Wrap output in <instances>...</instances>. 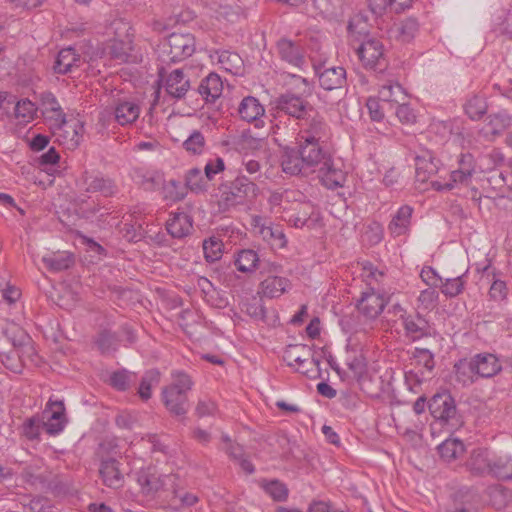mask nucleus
I'll list each match as a JSON object with an SVG mask.
<instances>
[{
	"instance_id": "2f4dec72",
	"label": "nucleus",
	"mask_w": 512,
	"mask_h": 512,
	"mask_svg": "<svg viewBox=\"0 0 512 512\" xmlns=\"http://www.w3.org/2000/svg\"><path fill=\"white\" fill-rule=\"evenodd\" d=\"M79 56L71 47L62 49L54 62L53 70L56 74H67L72 71L74 66H77Z\"/></svg>"
},
{
	"instance_id": "8fccbe9b",
	"label": "nucleus",
	"mask_w": 512,
	"mask_h": 512,
	"mask_svg": "<svg viewBox=\"0 0 512 512\" xmlns=\"http://www.w3.org/2000/svg\"><path fill=\"white\" fill-rule=\"evenodd\" d=\"M223 243L222 241L212 236L203 241V252L207 262L213 263L219 260L223 254Z\"/></svg>"
},
{
	"instance_id": "4468645a",
	"label": "nucleus",
	"mask_w": 512,
	"mask_h": 512,
	"mask_svg": "<svg viewBox=\"0 0 512 512\" xmlns=\"http://www.w3.org/2000/svg\"><path fill=\"white\" fill-rule=\"evenodd\" d=\"M132 180L145 191H156L164 185L162 172L144 167H135L131 173Z\"/></svg>"
},
{
	"instance_id": "338daca9",
	"label": "nucleus",
	"mask_w": 512,
	"mask_h": 512,
	"mask_svg": "<svg viewBox=\"0 0 512 512\" xmlns=\"http://www.w3.org/2000/svg\"><path fill=\"white\" fill-rule=\"evenodd\" d=\"M225 169V164L222 158L218 157L214 161H210L205 165L204 172L205 178L210 181L216 174Z\"/></svg>"
},
{
	"instance_id": "603ef678",
	"label": "nucleus",
	"mask_w": 512,
	"mask_h": 512,
	"mask_svg": "<svg viewBox=\"0 0 512 512\" xmlns=\"http://www.w3.org/2000/svg\"><path fill=\"white\" fill-rule=\"evenodd\" d=\"M207 179L204 178L199 168H191L185 175L186 188L192 192H202L206 190Z\"/></svg>"
},
{
	"instance_id": "4be33fe9",
	"label": "nucleus",
	"mask_w": 512,
	"mask_h": 512,
	"mask_svg": "<svg viewBox=\"0 0 512 512\" xmlns=\"http://www.w3.org/2000/svg\"><path fill=\"white\" fill-rule=\"evenodd\" d=\"M413 208L409 205L401 206L392 217L388 230L394 237L405 235L409 232Z\"/></svg>"
},
{
	"instance_id": "473e14b6",
	"label": "nucleus",
	"mask_w": 512,
	"mask_h": 512,
	"mask_svg": "<svg viewBox=\"0 0 512 512\" xmlns=\"http://www.w3.org/2000/svg\"><path fill=\"white\" fill-rule=\"evenodd\" d=\"M51 408L56 407L55 410H52L50 417L46 422L43 423L45 431L49 435H56L60 433L65 426L64 422V405L62 402H52L50 403Z\"/></svg>"
},
{
	"instance_id": "3c124183",
	"label": "nucleus",
	"mask_w": 512,
	"mask_h": 512,
	"mask_svg": "<svg viewBox=\"0 0 512 512\" xmlns=\"http://www.w3.org/2000/svg\"><path fill=\"white\" fill-rule=\"evenodd\" d=\"M241 311L258 320H264L266 316V309L262 299L255 296L246 299L242 303Z\"/></svg>"
},
{
	"instance_id": "e2e57ef3",
	"label": "nucleus",
	"mask_w": 512,
	"mask_h": 512,
	"mask_svg": "<svg viewBox=\"0 0 512 512\" xmlns=\"http://www.w3.org/2000/svg\"><path fill=\"white\" fill-rule=\"evenodd\" d=\"M395 114L399 121L404 124H412L415 122L416 116L413 109L407 104H397Z\"/></svg>"
},
{
	"instance_id": "c756f323",
	"label": "nucleus",
	"mask_w": 512,
	"mask_h": 512,
	"mask_svg": "<svg viewBox=\"0 0 512 512\" xmlns=\"http://www.w3.org/2000/svg\"><path fill=\"white\" fill-rule=\"evenodd\" d=\"M290 281L287 278L276 275L268 276L260 284L261 291L264 296L269 298H277L287 291Z\"/></svg>"
},
{
	"instance_id": "ddd939ff",
	"label": "nucleus",
	"mask_w": 512,
	"mask_h": 512,
	"mask_svg": "<svg viewBox=\"0 0 512 512\" xmlns=\"http://www.w3.org/2000/svg\"><path fill=\"white\" fill-rule=\"evenodd\" d=\"M120 462L115 458L103 459L99 467V475L103 484L112 489L124 486V474Z\"/></svg>"
},
{
	"instance_id": "f704fd0d",
	"label": "nucleus",
	"mask_w": 512,
	"mask_h": 512,
	"mask_svg": "<svg viewBox=\"0 0 512 512\" xmlns=\"http://www.w3.org/2000/svg\"><path fill=\"white\" fill-rule=\"evenodd\" d=\"M133 50V40L127 34L124 39H113L109 46V54L115 60L128 62Z\"/></svg>"
},
{
	"instance_id": "c03bdc74",
	"label": "nucleus",
	"mask_w": 512,
	"mask_h": 512,
	"mask_svg": "<svg viewBox=\"0 0 512 512\" xmlns=\"http://www.w3.org/2000/svg\"><path fill=\"white\" fill-rule=\"evenodd\" d=\"M42 262L52 272H60L68 269L74 262L71 255L52 254L42 258Z\"/></svg>"
},
{
	"instance_id": "a211bd4d",
	"label": "nucleus",
	"mask_w": 512,
	"mask_h": 512,
	"mask_svg": "<svg viewBox=\"0 0 512 512\" xmlns=\"http://www.w3.org/2000/svg\"><path fill=\"white\" fill-rule=\"evenodd\" d=\"M110 114L119 125H130L138 119L140 107L133 101L118 100L111 109Z\"/></svg>"
},
{
	"instance_id": "393cba45",
	"label": "nucleus",
	"mask_w": 512,
	"mask_h": 512,
	"mask_svg": "<svg viewBox=\"0 0 512 512\" xmlns=\"http://www.w3.org/2000/svg\"><path fill=\"white\" fill-rule=\"evenodd\" d=\"M222 90L223 82L220 76L216 73H210L201 80L197 91L206 102H214L220 97Z\"/></svg>"
},
{
	"instance_id": "a19ab883",
	"label": "nucleus",
	"mask_w": 512,
	"mask_h": 512,
	"mask_svg": "<svg viewBox=\"0 0 512 512\" xmlns=\"http://www.w3.org/2000/svg\"><path fill=\"white\" fill-rule=\"evenodd\" d=\"M119 341L120 340L115 332H112L108 329H103L98 333L95 339V344L97 345L101 354L110 355L117 350Z\"/></svg>"
},
{
	"instance_id": "a18cd8bd",
	"label": "nucleus",
	"mask_w": 512,
	"mask_h": 512,
	"mask_svg": "<svg viewBox=\"0 0 512 512\" xmlns=\"http://www.w3.org/2000/svg\"><path fill=\"white\" fill-rule=\"evenodd\" d=\"M379 95L384 104L391 106L392 103L398 104L399 99L405 97L402 86L399 83L392 82L382 85Z\"/></svg>"
},
{
	"instance_id": "dca6fc26",
	"label": "nucleus",
	"mask_w": 512,
	"mask_h": 512,
	"mask_svg": "<svg viewBox=\"0 0 512 512\" xmlns=\"http://www.w3.org/2000/svg\"><path fill=\"white\" fill-rule=\"evenodd\" d=\"M42 113L50 119H54L59 127H68L66 115L63 112L56 96L50 92L45 91L39 95Z\"/></svg>"
},
{
	"instance_id": "c9c22d12",
	"label": "nucleus",
	"mask_w": 512,
	"mask_h": 512,
	"mask_svg": "<svg viewBox=\"0 0 512 512\" xmlns=\"http://www.w3.org/2000/svg\"><path fill=\"white\" fill-rule=\"evenodd\" d=\"M419 30V23L416 18L408 17L398 24H395L393 32L396 39L403 43H409L414 39Z\"/></svg>"
},
{
	"instance_id": "e433bc0d",
	"label": "nucleus",
	"mask_w": 512,
	"mask_h": 512,
	"mask_svg": "<svg viewBox=\"0 0 512 512\" xmlns=\"http://www.w3.org/2000/svg\"><path fill=\"white\" fill-rule=\"evenodd\" d=\"M490 467L489 475L502 480L512 479V457L492 456Z\"/></svg>"
},
{
	"instance_id": "c85d7f7f",
	"label": "nucleus",
	"mask_w": 512,
	"mask_h": 512,
	"mask_svg": "<svg viewBox=\"0 0 512 512\" xmlns=\"http://www.w3.org/2000/svg\"><path fill=\"white\" fill-rule=\"evenodd\" d=\"M459 168L451 172L453 183L468 184L475 172L474 157L470 153L461 154L458 160Z\"/></svg>"
},
{
	"instance_id": "4c0bfd02",
	"label": "nucleus",
	"mask_w": 512,
	"mask_h": 512,
	"mask_svg": "<svg viewBox=\"0 0 512 512\" xmlns=\"http://www.w3.org/2000/svg\"><path fill=\"white\" fill-rule=\"evenodd\" d=\"M310 355V349L303 344L288 345L283 353V359L288 366L293 367L295 364L303 365Z\"/></svg>"
},
{
	"instance_id": "13d9d810",
	"label": "nucleus",
	"mask_w": 512,
	"mask_h": 512,
	"mask_svg": "<svg viewBox=\"0 0 512 512\" xmlns=\"http://www.w3.org/2000/svg\"><path fill=\"white\" fill-rule=\"evenodd\" d=\"M263 488L275 501H285L288 497L287 486L278 480H272L266 483L263 485Z\"/></svg>"
},
{
	"instance_id": "7ed1b4c3",
	"label": "nucleus",
	"mask_w": 512,
	"mask_h": 512,
	"mask_svg": "<svg viewBox=\"0 0 512 512\" xmlns=\"http://www.w3.org/2000/svg\"><path fill=\"white\" fill-rule=\"evenodd\" d=\"M219 205L224 209L243 204L248 197H255L258 186L245 175L237 176L233 181L227 182L219 188Z\"/></svg>"
},
{
	"instance_id": "f3484780",
	"label": "nucleus",
	"mask_w": 512,
	"mask_h": 512,
	"mask_svg": "<svg viewBox=\"0 0 512 512\" xmlns=\"http://www.w3.org/2000/svg\"><path fill=\"white\" fill-rule=\"evenodd\" d=\"M169 475H160L151 470H141L137 475V482L141 488V493L146 496H152L161 490L167 480H170Z\"/></svg>"
},
{
	"instance_id": "2eb2a0df",
	"label": "nucleus",
	"mask_w": 512,
	"mask_h": 512,
	"mask_svg": "<svg viewBox=\"0 0 512 512\" xmlns=\"http://www.w3.org/2000/svg\"><path fill=\"white\" fill-rule=\"evenodd\" d=\"M166 230L173 238H184L193 230V218L183 211L172 212L166 222Z\"/></svg>"
},
{
	"instance_id": "bb28decb",
	"label": "nucleus",
	"mask_w": 512,
	"mask_h": 512,
	"mask_svg": "<svg viewBox=\"0 0 512 512\" xmlns=\"http://www.w3.org/2000/svg\"><path fill=\"white\" fill-rule=\"evenodd\" d=\"M438 171V165L435 158L429 152L415 157V176L417 181L426 182Z\"/></svg>"
},
{
	"instance_id": "58836bf2",
	"label": "nucleus",
	"mask_w": 512,
	"mask_h": 512,
	"mask_svg": "<svg viewBox=\"0 0 512 512\" xmlns=\"http://www.w3.org/2000/svg\"><path fill=\"white\" fill-rule=\"evenodd\" d=\"M487 119V127L494 136L502 134L506 129L512 126V117L505 110L490 114Z\"/></svg>"
},
{
	"instance_id": "9d476101",
	"label": "nucleus",
	"mask_w": 512,
	"mask_h": 512,
	"mask_svg": "<svg viewBox=\"0 0 512 512\" xmlns=\"http://www.w3.org/2000/svg\"><path fill=\"white\" fill-rule=\"evenodd\" d=\"M299 133V139L325 142L329 136V126L317 112H309Z\"/></svg>"
},
{
	"instance_id": "f257e3e1",
	"label": "nucleus",
	"mask_w": 512,
	"mask_h": 512,
	"mask_svg": "<svg viewBox=\"0 0 512 512\" xmlns=\"http://www.w3.org/2000/svg\"><path fill=\"white\" fill-rule=\"evenodd\" d=\"M171 379V384L162 389V399L170 413L183 416L188 411V392L194 382L189 374L181 370H173Z\"/></svg>"
},
{
	"instance_id": "6ab92c4d",
	"label": "nucleus",
	"mask_w": 512,
	"mask_h": 512,
	"mask_svg": "<svg viewBox=\"0 0 512 512\" xmlns=\"http://www.w3.org/2000/svg\"><path fill=\"white\" fill-rule=\"evenodd\" d=\"M472 358L476 373L481 378H491L502 370L499 359L495 354L487 352L478 353Z\"/></svg>"
},
{
	"instance_id": "20e7f679",
	"label": "nucleus",
	"mask_w": 512,
	"mask_h": 512,
	"mask_svg": "<svg viewBox=\"0 0 512 512\" xmlns=\"http://www.w3.org/2000/svg\"><path fill=\"white\" fill-rule=\"evenodd\" d=\"M428 409L431 416L440 424L455 427L461 423L455 399L447 391L433 395L428 401Z\"/></svg>"
},
{
	"instance_id": "69168bd1",
	"label": "nucleus",
	"mask_w": 512,
	"mask_h": 512,
	"mask_svg": "<svg viewBox=\"0 0 512 512\" xmlns=\"http://www.w3.org/2000/svg\"><path fill=\"white\" fill-rule=\"evenodd\" d=\"M424 378V372H421L419 374L414 370H407L404 373L405 384L407 385L408 389L412 392H415V388L421 385Z\"/></svg>"
},
{
	"instance_id": "f8f14e48",
	"label": "nucleus",
	"mask_w": 512,
	"mask_h": 512,
	"mask_svg": "<svg viewBox=\"0 0 512 512\" xmlns=\"http://www.w3.org/2000/svg\"><path fill=\"white\" fill-rule=\"evenodd\" d=\"M280 58L291 66L301 69L305 63V51L299 42L281 38L277 42Z\"/></svg>"
},
{
	"instance_id": "7c9ffc66",
	"label": "nucleus",
	"mask_w": 512,
	"mask_h": 512,
	"mask_svg": "<svg viewBox=\"0 0 512 512\" xmlns=\"http://www.w3.org/2000/svg\"><path fill=\"white\" fill-rule=\"evenodd\" d=\"M454 372L456 380L464 386L473 384L479 378L472 357L470 359H460L455 363Z\"/></svg>"
},
{
	"instance_id": "a878e982",
	"label": "nucleus",
	"mask_w": 512,
	"mask_h": 512,
	"mask_svg": "<svg viewBox=\"0 0 512 512\" xmlns=\"http://www.w3.org/2000/svg\"><path fill=\"white\" fill-rule=\"evenodd\" d=\"M238 113L242 120L247 122L257 121L264 115L265 109L259 100L253 96L242 99L238 107Z\"/></svg>"
},
{
	"instance_id": "cd10ccee",
	"label": "nucleus",
	"mask_w": 512,
	"mask_h": 512,
	"mask_svg": "<svg viewBox=\"0 0 512 512\" xmlns=\"http://www.w3.org/2000/svg\"><path fill=\"white\" fill-rule=\"evenodd\" d=\"M403 326L406 336L411 341H416L429 335L428 323L420 315L405 317L403 319Z\"/></svg>"
},
{
	"instance_id": "864d4df0",
	"label": "nucleus",
	"mask_w": 512,
	"mask_h": 512,
	"mask_svg": "<svg viewBox=\"0 0 512 512\" xmlns=\"http://www.w3.org/2000/svg\"><path fill=\"white\" fill-rule=\"evenodd\" d=\"M37 108L35 104L29 99L19 100L14 109V114L21 122L28 123L32 121L36 115Z\"/></svg>"
},
{
	"instance_id": "09e8293b",
	"label": "nucleus",
	"mask_w": 512,
	"mask_h": 512,
	"mask_svg": "<svg viewBox=\"0 0 512 512\" xmlns=\"http://www.w3.org/2000/svg\"><path fill=\"white\" fill-rule=\"evenodd\" d=\"M487 103L483 97L474 95L464 106L465 112L471 120H479L487 112Z\"/></svg>"
},
{
	"instance_id": "ea45409f",
	"label": "nucleus",
	"mask_w": 512,
	"mask_h": 512,
	"mask_svg": "<svg viewBox=\"0 0 512 512\" xmlns=\"http://www.w3.org/2000/svg\"><path fill=\"white\" fill-rule=\"evenodd\" d=\"M260 235L272 249H281L287 244L286 236L280 226H264L260 229Z\"/></svg>"
},
{
	"instance_id": "4d7b16f0",
	"label": "nucleus",
	"mask_w": 512,
	"mask_h": 512,
	"mask_svg": "<svg viewBox=\"0 0 512 512\" xmlns=\"http://www.w3.org/2000/svg\"><path fill=\"white\" fill-rule=\"evenodd\" d=\"M183 147L187 152L192 154H201L205 147V138L203 134L198 130L193 131L183 142Z\"/></svg>"
},
{
	"instance_id": "680f3d73",
	"label": "nucleus",
	"mask_w": 512,
	"mask_h": 512,
	"mask_svg": "<svg viewBox=\"0 0 512 512\" xmlns=\"http://www.w3.org/2000/svg\"><path fill=\"white\" fill-rule=\"evenodd\" d=\"M490 495L493 501V505L497 509L502 508L505 505L506 501H508L512 497V493L510 492V490L505 489L504 487L501 486L492 489Z\"/></svg>"
},
{
	"instance_id": "9b49d317",
	"label": "nucleus",
	"mask_w": 512,
	"mask_h": 512,
	"mask_svg": "<svg viewBox=\"0 0 512 512\" xmlns=\"http://www.w3.org/2000/svg\"><path fill=\"white\" fill-rule=\"evenodd\" d=\"M321 141H313L308 139H299L298 151L302 156V161L306 164L308 170L316 166H321L330 154L324 149Z\"/></svg>"
},
{
	"instance_id": "79ce46f5",
	"label": "nucleus",
	"mask_w": 512,
	"mask_h": 512,
	"mask_svg": "<svg viewBox=\"0 0 512 512\" xmlns=\"http://www.w3.org/2000/svg\"><path fill=\"white\" fill-rule=\"evenodd\" d=\"M464 451V444L458 439H447L438 446V453L446 462L457 459L463 455Z\"/></svg>"
},
{
	"instance_id": "423d86ee",
	"label": "nucleus",
	"mask_w": 512,
	"mask_h": 512,
	"mask_svg": "<svg viewBox=\"0 0 512 512\" xmlns=\"http://www.w3.org/2000/svg\"><path fill=\"white\" fill-rule=\"evenodd\" d=\"M313 70L320 86L327 91L342 89L346 85V70L341 66L327 67L325 62H314Z\"/></svg>"
},
{
	"instance_id": "1a4fd4ad",
	"label": "nucleus",
	"mask_w": 512,
	"mask_h": 512,
	"mask_svg": "<svg viewBox=\"0 0 512 512\" xmlns=\"http://www.w3.org/2000/svg\"><path fill=\"white\" fill-rule=\"evenodd\" d=\"M390 302V297L376 292L373 288L363 292L361 298L357 301V309L367 319H376L385 306Z\"/></svg>"
},
{
	"instance_id": "412c9836",
	"label": "nucleus",
	"mask_w": 512,
	"mask_h": 512,
	"mask_svg": "<svg viewBox=\"0 0 512 512\" xmlns=\"http://www.w3.org/2000/svg\"><path fill=\"white\" fill-rule=\"evenodd\" d=\"M491 454L486 448L474 449L466 462L467 469L474 475H489L491 465Z\"/></svg>"
},
{
	"instance_id": "0e129e2a",
	"label": "nucleus",
	"mask_w": 512,
	"mask_h": 512,
	"mask_svg": "<svg viewBox=\"0 0 512 512\" xmlns=\"http://www.w3.org/2000/svg\"><path fill=\"white\" fill-rule=\"evenodd\" d=\"M29 508L31 512H52L53 507L48 501V499L43 497H36L30 500V502L25 506Z\"/></svg>"
},
{
	"instance_id": "aec40b11",
	"label": "nucleus",
	"mask_w": 512,
	"mask_h": 512,
	"mask_svg": "<svg viewBox=\"0 0 512 512\" xmlns=\"http://www.w3.org/2000/svg\"><path fill=\"white\" fill-rule=\"evenodd\" d=\"M319 172L323 185L328 189H336L344 186L346 173L335 166L331 157L320 166Z\"/></svg>"
},
{
	"instance_id": "5fc2aeb1",
	"label": "nucleus",
	"mask_w": 512,
	"mask_h": 512,
	"mask_svg": "<svg viewBox=\"0 0 512 512\" xmlns=\"http://www.w3.org/2000/svg\"><path fill=\"white\" fill-rule=\"evenodd\" d=\"M164 189V198L171 201H181L187 195L186 184L183 186L180 181L171 179L166 185H162Z\"/></svg>"
},
{
	"instance_id": "72a5a7b5",
	"label": "nucleus",
	"mask_w": 512,
	"mask_h": 512,
	"mask_svg": "<svg viewBox=\"0 0 512 512\" xmlns=\"http://www.w3.org/2000/svg\"><path fill=\"white\" fill-rule=\"evenodd\" d=\"M234 263L240 272L250 273L255 271L262 264V261L256 251L243 249L237 253Z\"/></svg>"
},
{
	"instance_id": "bf43d9fd",
	"label": "nucleus",
	"mask_w": 512,
	"mask_h": 512,
	"mask_svg": "<svg viewBox=\"0 0 512 512\" xmlns=\"http://www.w3.org/2000/svg\"><path fill=\"white\" fill-rule=\"evenodd\" d=\"M130 374L127 370L115 371L110 376V385L119 391H125L129 388Z\"/></svg>"
},
{
	"instance_id": "6e6552de",
	"label": "nucleus",
	"mask_w": 512,
	"mask_h": 512,
	"mask_svg": "<svg viewBox=\"0 0 512 512\" xmlns=\"http://www.w3.org/2000/svg\"><path fill=\"white\" fill-rule=\"evenodd\" d=\"M275 104L279 111L296 119H305L309 112H314L313 107L308 101L291 92L281 94L275 100Z\"/></svg>"
},
{
	"instance_id": "de8ad7c7",
	"label": "nucleus",
	"mask_w": 512,
	"mask_h": 512,
	"mask_svg": "<svg viewBox=\"0 0 512 512\" xmlns=\"http://www.w3.org/2000/svg\"><path fill=\"white\" fill-rule=\"evenodd\" d=\"M218 62L222 67L235 75L239 74L243 67V60L239 54L227 50L219 53Z\"/></svg>"
},
{
	"instance_id": "37998d69",
	"label": "nucleus",
	"mask_w": 512,
	"mask_h": 512,
	"mask_svg": "<svg viewBox=\"0 0 512 512\" xmlns=\"http://www.w3.org/2000/svg\"><path fill=\"white\" fill-rule=\"evenodd\" d=\"M160 375L157 369H151L145 372L138 390V394L142 400L147 401L151 398L152 388L160 383Z\"/></svg>"
},
{
	"instance_id": "6e6d98bb",
	"label": "nucleus",
	"mask_w": 512,
	"mask_h": 512,
	"mask_svg": "<svg viewBox=\"0 0 512 512\" xmlns=\"http://www.w3.org/2000/svg\"><path fill=\"white\" fill-rule=\"evenodd\" d=\"M416 366L423 367L427 372L431 373L435 367L434 355L425 348H415L412 357Z\"/></svg>"
},
{
	"instance_id": "49530a36",
	"label": "nucleus",
	"mask_w": 512,
	"mask_h": 512,
	"mask_svg": "<svg viewBox=\"0 0 512 512\" xmlns=\"http://www.w3.org/2000/svg\"><path fill=\"white\" fill-rule=\"evenodd\" d=\"M466 273L467 271L462 275L448 277L445 280H442L440 285L441 292L449 298H453L461 294L465 286V280L463 277Z\"/></svg>"
},
{
	"instance_id": "39448f33",
	"label": "nucleus",
	"mask_w": 512,
	"mask_h": 512,
	"mask_svg": "<svg viewBox=\"0 0 512 512\" xmlns=\"http://www.w3.org/2000/svg\"><path fill=\"white\" fill-rule=\"evenodd\" d=\"M356 52L366 68L379 73L387 68L384 47L379 39L374 37L365 38Z\"/></svg>"
},
{
	"instance_id": "774afa93",
	"label": "nucleus",
	"mask_w": 512,
	"mask_h": 512,
	"mask_svg": "<svg viewBox=\"0 0 512 512\" xmlns=\"http://www.w3.org/2000/svg\"><path fill=\"white\" fill-rule=\"evenodd\" d=\"M420 276L426 284L432 287H437L439 283L441 284L443 280L442 277H440L436 270L433 269L432 267H424L421 271Z\"/></svg>"
},
{
	"instance_id": "5701e85b",
	"label": "nucleus",
	"mask_w": 512,
	"mask_h": 512,
	"mask_svg": "<svg viewBox=\"0 0 512 512\" xmlns=\"http://www.w3.org/2000/svg\"><path fill=\"white\" fill-rule=\"evenodd\" d=\"M190 88L189 79L182 69L173 70L165 81V90L173 98H183Z\"/></svg>"
},
{
	"instance_id": "f03ea898",
	"label": "nucleus",
	"mask_w": 512,
	"mask_h": 512,
	"mask_svg": "<svg viewBox=\"0 0 512 512\" xmlns=\"http://www.w3.org/2000/svg\"><path fill=\"white\" fill-rule=\"evenodd\" d=\"M195 51V40L191 34L172 33L158 48V59L163 64L185 60Z\"/></svg>"
},
{
	"instance_id": "0eeeda50",
	"label": "nucleus",
	"mask_w": 512,
	"mask_h": 512,
	"mask_svg": "<svg viewBox=\"0 0 512 512\" xmlns=\"http://www.w3.org/2000/svg\"><path fill=\"white\" fill-rule=\"evenodd\" d=\"M81 187L87 193H100L104 197H112L118 192L115 181L99 172L85 171L81 178Z\"/></svg>"
},
{
	"instance_id": "b1692460",
	"label": "nucleus",
	"mask_w": 512,
	"mask_h": 512,
	"mask_svg": "<svg viewBox=\"0 0 512 512\" xmlns=\"http://www.w3.org/2000/svg\"><path fill=\"white\" fill-rule=\"evenodd\" d=\"M281 167L283 172L290 175H305L308 173V168L297 148H288L284 151L281 157Z\"/></svg>"
},
{
	"instance_id": "052dcab7",
	"label": "nucleus",
	"mask_w": 512,
	"mask_h": 512,
	"mask_svg": "<svg viewBox=\"0 0 512 512\" xmlns=\"http://www.w3.org/2000/svg\"><path fill=\"white\" fill-rule=\"evenodd\" d=\"M505 157L503 153L498 149H493L488 154L484 155L481 158V161L485 165V169L493 170L497 166H500L504 163Z\"/></svg>"
}]
</instances>
